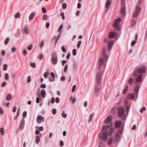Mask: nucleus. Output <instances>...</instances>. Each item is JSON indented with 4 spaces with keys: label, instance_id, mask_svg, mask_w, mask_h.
<instances>
[{
    "label": "nucleus",
    "instance_id": "f257e3e1",
    "mask_svg": "<svg viewBox=\"0 0 147 147\" xmlns=\"http://www.w3.org/2000/svg\"><path fill=\"white\" fill-rule=\"evenodd\" d=\"M146 67L144 66L142 67L141 69L139 68L138 69L135 70L134 71L133 76H138L136 79V83H140L142 80V73H144L146 71Z\"/></svg>",
    "mask_w": 147,
    "mask_h": 147
},
{
    "label": "nucleus",
    "instance_id": "f03ea898",
    "mask_svg": "<svg viewBox=\"0 0 147 147\" xmlns=\"http://www.w3.org/2000/svg\"><path fill=\"white\" fill-rule=\"evenodd\" d=\"M142 2V0H138L137 4L136 5L135 9L133 13L132 18H136L140 13L141 11V8L140 7Z\"/></svg>",
    "mask_w": 147,
    "mask_h": 147
},
{
    "label": "nucleus",
    "instance_id": "7ed1b4c3",
    "mask_svg": "<svg viewBox=\"0 0 147 147\" xmlns=\"http://www.w3.org/2000/svg\"><path fill=\"white\" fill-rule=\"evenodd\" d=\"M106 63L105 62L104 58L103 57H100L98 59L99 69L100 71L102 70V69L104 70L106 65Z\"/></svg>",
    "mask_w": 147,
    "mask_h": 147
},
{
    "label": "nucleus",
    "instance_id": "20e7f679",
    "mask_svg": "<svg viewBox=\"0 0 147 147\" xmlns=\"http://www.w3.org/2000/svg\"><path fill=\"white\" fill-rule=\"evenodd\" d=\"M108 131L101 132L98 135L99 138L104 141H106L107 138Z\"/></svg>",
    "mask_w": 147,
    "mask_h": 147
},
{
    "label": "nucleus",
    "instance_id": "39448f33",
    "mask_svg": "<svg viewBox=\"0 0 147 147\" xmlns=\"http://www.w3.org/2000/svg\"><path fill=\"white\" fill-rule=\"evenodd\" d=\"M121 21V19L119 18H117L115 20L113 25V26L115 28V29L116 30L119 31L120 30L119 25Z\"/></svg>",
    "mask_w": 147,
    "mask_h": 147
},
{
    "label": "nucleus",
    "instance_id": "423d86ee",
    "mask_svg": "<svg viewBox=\"0 0 147 147\" xmlns=\"http://www.w3.org/2000/svg\"><path fill=\"white\" fill-rule=\"evenodd\" d=\"M106 47H104L101 52L100 55L101 56L100 57H104L106 60V62H107V61L109 57L107 56V54L106 52Z\"/></svg>",
    "mask_w": 147,
    "mask_h": 147
},
{
    "label": "nucleus",
    "instance_id": "0eeeda50",
    "mask_svg": "<svg viewBox=\"0 0 147 147\" xmlns=\"http://www.w3.org/2000/svg\"><path fill=\"white\" fill-rule=\"evenodd\" d=\"M117 109L118 117H122L125 113L124 108L122 107H119L117 108Z\"/></svg>",
    "mask_w": 147,
    "mask_h": 147
},
{
    "label": "nucleus",
    "instance_id": "6e6552de",
    "mask_svg": "<svg viewBox=\"0 0 147 147\" xmlns=\"http://www.w3.org/2000/svg\"><path fill=\"white\" fill-rule=\"evenodd\" d=\"M102 73L101 72L98 73L96 74V83L98 86H99L102 77Z\"/></svg>",
    "mask_w": 147,
    "mask_h": 147
},
{
    "label": "nucleus",
    "instance_id": "1a4fd4ad",
    "mask_svg": "<svg viewBox=\"0 0 147 147\" xmlns=\"http://www.w3.org/2000/svg\"><path fill=\"white\" fill-rule=\"evenodd\" d=\"M112 2V0H108L107 1L105 5V7L106 8V10H105L106 12H107L110 9Z\"/></svg>",
    "mask_w": 147,
    "mask_h": 147
},
{
    "label": "nucleus",
    "instance_id": "9d476101",
    "mask_svg": "<svg viewBox=\"0 0 147 147\" xmlns=\"http://www.w3.org/2000/svg\"><path fill=\"white\" fill-rule=\"evenodd\" d=\"M112 124H109V125H107L106 126H103L102 127V130L101 131L102 132H104V131H107V130L109 127H111L112 126Z\"/></svg>",
    "mask_w": 147,
    "mask_h": 147
},
{
    "label": "nucleus",
    "instance_id": "9b49d317",
    "mask_svg": "<svg viewBox=\"0 0 147 147\" xmlns=\"http://www.w3.org/2000/svg\"><path fill=\"white\" fill-rule=\"evenodd\" d=\"M114 40L109 41L108 44V51H110L112 49L113 45Z\"/></svg>",
    "mask_w": 147,
    "mask_h": 147
},
{
    "label": "nucleus",
    "instance_id": "f8f14e48",
    "mask_svg": "<svg viewBox=\"0 0 147 147\" xmlns=\"http://www.w3.org/2000/svg\"><path fill=\"white\" fill-rule=\"evenodd\" d=\"M116 34V33L115 31L110 32L109 34V38H114Z\"/></svg>",
    "mask_w": 147,
    "mask_h": 147
},
{
    "label": "nucleus",
    "instance_id": "ddd939ff",
    "mask_svg": "<svg viewBox=\"0 0 147 147\" xmlns=\"http://www.w3.org/2000/svg\"><path fill=\"white\" fill-rule=\"evenodd\" d=\"M139 89L140 87L138 85H137L136 87L134 89L135 94L137 98L138 97V94Z\"/></svg>",
    "mask_w": 147,
    "mask_h": 147
},
{
    "label": "nucleus",
    "instance_id": "4468645a",
    "mask_svg": "<svg viewBox=\"0 0 147 147\" xmlns=\"http://www.w3.org/2000/svg\"><path fill=\"white\" fill-rule=\"evenodd\" d=\"M121 131H119L116 134L114 141L117 142L119 138L120 134H121Z\"/></svg>",
    "mask_w": 147,
    "mask_h": 147
},
{
    "label": "nucleus",
    "instance_id": "2eb2a0df",
    "mask_svg": "<svg viewBox=\"0 0 147 147\" xmlns=\"http://www.w3.org/2000/svg\"><path fill=\"white\" fill-rule=\"evenodd\" d=\"M24 32L27 34H29L28 32V25H26L24 26Z\"/></svg>",
    "mask_w": 147,
    "mask_h": 147
},
{
    "label": "nucleus",
    "instance_id": "dca6fc26",
    "mask_svg": "<svg viewBox=\"0 0 147 147\" xmlns=\"http://www.w3.org/2000/svg\"><path fill=\"white\" fill-rule=\"evenodd\" d=\"M51 60L52 61V63L54 65H55L57 64L58 61V57H56L52 58Z\"/></svg>",
    "mask_w": 147,
    "mask_h": 147
},
{
    "label": "nucleus",
    "instance_id": "f3484780",
    "mask_svg": "<svg viewBox=\"0 0 147 147\" xmlns=\"http://www.w3.org/2000/svg\"><path fill=\"white\" fill-rule=\"evenodd\" d=\"M125 5H122L120 9V12L123 15L125 14Z\"/></svg>",
    "mask_w": 147,
    "mask_h": 147
},
{
    "label": "nucleus",
    "instance_id": "a211bd4d",
    "mask_svg": "<svg viewBox=\"0 0 147 147\" xmlns=\"http://www.w3.org/2000/svg\"><path fill=\"white\" fill-rule=\"evenodd\" d=\"M41 94L42 97L43 98H44L45 97V95L46 94V92L44 89H42L41 91Z\"/></svg>",
    "mask_w": 147,
    "mask_h": 147
},
{
    "label": "nucleus",
    "instance_id": "6ab92c4d",
    "mask_svg": "<svg viewBox=\"0 0 147 147\" xmlns=\"http://www.w3.org/2000/svg\"><path fill=\"white\" fill-rule=\"evenodd\" d=\"M100 89V88H98L96 86L95 87L94 93L96 95H97L99 93Z\"/></svg>",
    "mask_w": 147,
    "mask_h": 147
},
{
    "label": "nucleus",
    "instance_id": "aec40b11",
    "mask_svg": "<svg viewBox=\"0 0 147 147\" xmlns=\"http://www.w3.org/2000/svg\"><path fill=\"white\" fill-rule=\"evenodd\" d=\"M128 97L130 99H133L135 97L134 94L131 93L128 94Z\"/></svg>",
    "mask_w": 147,
    "mask_h": 147
},
{
    "label": "nucleus",
    "instance_id": "412c9836",
    "mask_svg": "<svg viewBox=\"0 0 147 147\" xmlns=\"http://www.w3.org/2000/svg\"><path fill=\"white\" fill-rule=\"evenodd\" d=\"M25 123V122L24 120H22L20 123V129L22 130L24 128V126Z\"/></svg>",
    "mask_w": 147,
    "mask_h": 147
},
{
    "label": "nucleus",
    "instance_id": "4be33fe9",
    "mask_svg": "<svg viewBox=\"0 0 147 147\" xmlns=\"http://www.w3.org/2000/svg\"><path fill=\"white\" fill-rule=\"evenodd\" d=\"M12 97V95L10 94H7V96L6 98V99L8 101L10 100H11Z\"/></svg>",
    "mask_w": 147,
    "mask_h": 147
},
{
    "label": "nucleus",
    "instance_id": "5701e85b",
    "mask_svg": "<svg viewBox=\"0 0 147 147\" xmlns=\"http://www.w3.org/2000/svg\"><path fill=\"white\" fill-rule=\"evenodd\" d=\"M35 15V13L34 12H32L30 15L29 17V19L30 20H32L33 17H34V16Z\"/></svg>",
    "mask_w": 147,
    "mask_h": 147
},
{
    "label": "nucleus",
    "instance_id": "b1692460",
    "mask_svg": "<svg viewBox=\"0 0 147 147\" xmlns=\"http://www.w3.org/2000/svg\"><path fill=\"white\" fill-rule=\"evenodd\" d=\"M114 130V127H111L110 128L108 134L109 136H111L113 133Z\"/></svg>",
    "mask_w": 147,
    "mask_h": 147
},
{
    "label": "nucleus",
    "instance_id": "393cba45",
    "mask_svg": "<svg viewBox=\"0 0 147 147\" xmlns=\"http://www.w3.org/2000/svg\"><path fill=\"white\" fill-rule=\"evenodd\" d=\"M70 100L73 103H74L76 101L77 99L75 97H73L71 96L70 98Z\"/></svg>",
    "mask_w": 147,
    "mask_h": 147
},
{
    "label": "nucleus",
    "instance_id": "a878e982",
    "mask_svg": "<svg viewBox=\"0 0 147 147\" xmlns=\"http://www.w3.org/2000/svg\"><path fill=\"white\" fill-rule=\"evenodd\" d=\"M121 122L120 121H116L115 123V126L116 128H118L120 126Z\"/></svg>",
    "mask_w": 147,
    "mask_h": 147
},
{
    "label": "nucleus",
    "instance_id": "bb28decb",
    "mask_svg": "<svg viewBox=\"0 0 147 147\" xmlns=\"http://www.w3.org/2000/svg\"><path fill=\"white\" fill-rule=\"evenodd\" d=\"M128 88V86L127 85L125 88L122 91V93L124 94H125L126 93L127 91Z\"/></svg>",
    "mask_w": 147,
    "mask_h": 147
},
{
    "label": "nucleus",
    "instance_id": "cd10ccee",
    "mask_svg": "<svg viewBox=\"0 0 147 147\" xmlns=\"http://www.w3.org/2000/svg\"><path fill=\"white\" fill-rule=\"evenodd\" d=\"M130 22L131 24L133 26H134L136 23V20L133 19L130 20Z\"/></svg>",
    "mask_w": 147,
    "mask_h": 147
},
{
    "label": "nucleus",
    "instance_id": "c85d7f7f",
    "mask_svg": "<svg viewBox=\"0 0 147 147\" xmlns=\"http://www.w3.org/2000/svg\"><path fill=\"white\" fill-rule=\"evenodd\" d=\"M134 81V79L132 78H130L128 80V83L131 85Z\"/></svg>",
    "mask_w": 147,
    "mask_h": 147
},
{
    "label": "nucleus",
    "instance_id": "c756f323",
    "mask_svg": "<svg viewBox=\"0 0 147 147\" xmlns=\"http://www.w3.org/2000/svg\"><path fill=\"white\" fill-rule=\"evenodd\" d=\"M113 138H111L108 139L107 143L109 145H110L113 142Z\"/></svg>",
    "mask_w": 147,
    "mask_h": 147
},
{
    "label": "nucleus",
    "instance_id": "7c9ffc66",
    "mask_svg": "<svg viewBox=\"0 0 147 147\" xmlns=\"http://www.w3.org/2000/svg\"><path fill=\"white\" fill-rule=\"evenodd\" d=\"M77 67V65L76 63H74L73 65V69L74 70H76Z\"/></svg>",
    "mask_w": 147,
    "mask_h": 147
},
{
    "label": "nucleus",
    "instance_id": "2f4dec72",
    "mask_svg": "<svg viewBox=\"0 0 147 147\" xmlns=\"http://www.w3.org/2000/svg\"><path fill=\"white\" fill-rule=\"evenodd\" d=\"M130 107V106L129 105H127L126 107V111L127 113L128 114L129 111V109Z\"/></svg>",
    "mask_w": 147,
    "mask_h": 147
},
{
    "label": "nucleus",
    "instance_id": "473e14b6",
    "mask_svg": "<svg viewBox=\"0 0 147 147\" xmlns=\"http://www.w3.org/2000/svg\"><path fill=\"white\" fill-rule=\"evenodd\" d=\"M40 140V138L39 136H36V140L35 141L36 142L37 144H38Z\"/></svg>",
    "mask_w": 147,
    "mask_h": 147
},
{
    "label": "nucleus",
    "instance_id": "72a5a7b5",
    "mask_svg": "<svg viewBox=\"0 0 147 147\" xmlns=\"http://www.w3.org/2000/svg\"><path fill=\"white\" fill-rule=\"evenodd\" d=\"M67 114L65 113L64 111H63V113L62 114V117L65 118H66L67 117Z\"/></svg>",
    "mask_w": 147,
    "mask_h": 147
},
{
    "label": "nucleus",
    "instance_id": "f704fd0d",
    "mask_svg": "<svg viewBox=\"0 0 147 147\" xmlns=\"http://www.w3.org/2000/svg\"><path fill=\"white\" fill-rule=\"evenodd\" d=\"M9 37H7L6 38L5 41L4 43L5 45H7L9 42Z\"/></svg>",
    "mask_w": 147,
    "mask_h": 147
},
{
    "label": "nucleus",
    "instance_id": "c9c22d12",
    "mask_svg": "<svg viewBox=\"0 0 147 147\" xmlns=\"http://www.w3.org/2000/svg\"><path fill=\"white\" fill-rule=\"evenodd\" d=\"M20 13L19 12H18L15 15V17L16 18H19L20 16Z\"/></svg>",
    "mask_w": 147,
    "mask_h": 147
},
{
    "label": "nucleus",
    "instance_id": "e433bc0d",
    "mask_svg": "<svg viewBox=\"0 0 147 147\" xmlns=\"http://www.w3.org/2000/svg\"><path fill=\"white\" fill-rule=\"evenodd\" d=\"M52 58L56 57H58L56 53L55 52H53L51 54Z\"/></svg>",
    "mask_w": 147,
    "mask_h": 147
},
{
    "label": "nucleus",
    "instance_id": "4c0bfd02",
    "mask_svg": "<svg viewBox=\"0 0 147 147\" xmlns=\"http://www.w3.org/2000/svg\"><path fill=\"white\" fill-rule=\"evenodd\" d=\"M4 129L3 127H1L0 129V132L2 135H4Z\"/></svg>",
    "mask_w": 147,
    "mask_h": 147
},
{
    "label": "nucleus",
    "instance_id": "58836bf2",
    "mask_svg": "<svg viewBox=\"0 0 147 147\" xmlns=\"http://www.w3.org/2000/svg\"><path fill=\"white\" fill-rule=\"evenodd\" d=\"M82 41L81 40H79L78 43V44H77V47L78 48H79L80 47V46L81 45V44L82 43Z\"/></svg>",
    "mask_w": 147,
    "mask_h": 147
},
{
    "label": "nucleus",
    "instance_id": "ea45409f",
    "mask_svg": "<svg viewBox=\"0 0 147 147\" xmlns=\"http://www.w3.org/2000/svg\"><path fill=\"white\" fill-rule=\"evenodd\" d=\"M68 67V65L67 64L64 67V71L65 73L66 72Z\"/></svg>",
    "mask_w": 147,
    "mask_h": 147
},
{
    "label": "nucleus",
    "instance_id": "a19ab883",
    "mask_svg": "<svg viewBox=\"0 0 147 147\" xmlns=\"http://www.w3.org/2000/svg\"><path fill=\"white\" fill-rule=\"evenodd\" d=\"M7 64H5L3 65V70L4 71H6L7 70Z\"/></svg>",
    "mask_w": 147,
    "mask_h": 147
},
{
    "label": "nucleus",
    "instance_id": "79ce46f5",
    "mask_svg": "<svg viewBox=\"0 0 147 147\" xmlns=\"http://www.w3.org/2000/svg\"><path fill=\"white\" fill-rule=\"evenodd\" d=\"M146 109L145 107H143L140 109V112L141 113H142L144 111H145L146 110Z\"/></svg>",
    "mask_w": 147,
    "mask_h": 147
},
{
    "label": "nucleus",
    "instance_id": "37998d69",
    "mask_svg": "<svg viewBox=\"0 0 147 147\" xmlns=\"http://www.w3.org/2000/svg\"><path fill=\"white\" fill-rule=\"evenodd\" d=\"M49 74V72H45L44 73L43 75L44 77L45 78H47L48 77V74Z\"/></svg>",
    "mask_w": 147,
    "mask_h": 147
},
{
    "label": "nucleus",
    "instance_id": "c03bdc74",
    "mask_svg": "<svg viewBox=\"0 0 147 147\" xmlns=\"http://www.w3.org/2000/svg\"><path fill=\"white\" fill-rule=\"evenodd\" d=\"M44 119V117H42L41 115H39L37 117L36 119Z\"/></svg>",
    "mask_w": 147,
    "mask_h": 147
},
{
    "label": "nucleus",
    "instance_id": "a18cd8bd",
    "mask_svg": "<svg viewBox=\"0 0 147 147\" xmlns=\"http://www.w3.org/2000/svg\"><path fill=\"white\" fill-rule=\"evenodd\" d=\"M60 37V34H59L58 35V36L56 38V40L55 41V45L57 43L58 41V40L59 39V38Z\"/></svg>",
    "mask_w": 147,
    "mask_h": 147
},
{
    "label": "nucleus",
    "instance_id": "49530a36",
    "mask_svg": "<svg viewBox=\"0 0 147 147\" xmlns=\"http://www.w3.org/2000/svg\"><path fill=\"white\" fill-rule=\"evenodd\" d=\"M137 41L136 40H133L131 42V45L132 46H134L136 44Z\"/></svg>",
    "mask_w": 147,
    "mask_h": 147
},
{
    "label": "nucleus",
    "instance_id": "de8ad7c7",
    "mask_svg": "<svg viewBox=\"0 0 147 147\" xmlns=\"http://www.w3.org/2000/svg\"><path fill=\"white\" fill-rule=\"evenodd\" d=\"M30 65L33 68H35L36 67V64L34 63H30Z\"/></svg>",
    "mask_w": 147,
    "mask_h": 147
},
{
    "label": "nucleus",
    "instance_id": "09e8293b",
    "mask_svg": "<svg viewBox=\"0 0 147 147\" xmlns=\"http://www.w3.org/2000/svg\"><path fill=\"white\" fill-rule=\"evenodd\" d=\"M61 15L62 16V19L63 20L65 19L64 14L63 12H61Z\"/></svg>",
    "mask_w": 147,
    "mask_h": 147
},
{
    "label": "nucleus",
    "instance_id": "8fccbe9b",
    "mask_svg": "<svg viewBox=\"0 0 147 147\" xmlns=\"http://www.w3.org/2000/svg\"><path fill=\"white\" fill-rule=\"evenodd\" d=\"M52 112L53 115L56 114L57 112L56 109H53L52 110Z\"/></svg>",
    "mask_w": 147,
    "mask_h": 147
},
{
    "label": "nucleus",
    "instance_id": "3c124183",
    "mask_svg": "<svg viewBox=\"0 0 147 147\" xmlns=\"http://www.w3.org/2000/svg\"><path fill=\"white\" fill-rule=\"evenodd\" d=\"M48 17L47 16V15H44L42 17V19L44 20H47Z\"/></svg>",
    "mask_w": 147,
    "mask_h": 147
},
{
    "label": "nucleus",
    "instance_id": "603ef678",
    "mask_svg": "<svg viewBox=\"0 0 147 147\" xmlns=\"http://www.w3.org/2000/svg\"><path fill=\"white\" fill-rule=\"evenodd\" d=\"M76 85H74L73 86L71 90V91L72 92H74L76 89Z\"/></svg>",
    "mask_w": 147,
    "mask_h": 147
},
{
    "label": "nucleus",
    "instance_id": "864d4df0",
    "mask_svg": "<svg viewBox=\"0 0 147 147\" xmlns=\"http://www.w3.org/2000/svg\"><path fill=\"white\" fill-rule=\"evenodd\" d=\"M5 78L7 80H8L9 79V74L8 73H6L5 74Z\"/></svg>",
    "mask_w": 147,
    "mask_h": 147
},
{
    "label": "nucleus",
    "instance_id": "5fc2aeb1",
    "mask_svg": "<svg viewBox=\"0 0 147 147\" xmlns=\"http://www.w3.org/2000/svg\"><path fill=\"white\" fill-rule=\"evenodd\" d=\"M63 26L62 24H61L60 26L58 29V32H59L61 31V29H62V28H63Z\"/></svg>",
    "mask_w": 147,
    "mask_h": 147
},
{
    "label": "nucleus",
    "instance_id": "6e6d98bb",
    "mask_svg": "<svg viewBox=\"0 0 147 147\" xmlns=\"http://www.w3.org/2000/svg\"><path fill=\"white\" fill-rule=\"evenodd\" d=\"M40 100H42V99L41 98H40H40H39V97L36 98V102L37 103H39V101H40Z\"/></svg>",
    "mask_w": 147,
    "mask_h": 147
},
{
    "label": "nucleus",
    "instance_id": "4d7b16f0",
    "mask_svg": "<svg viewBox=\"0 0 147 147\" xmlns=\"http://www.w3.org/2000/svg\"><path fill=\"white\" fill-rule=\"evenodd\" d=\"M46 85L45 84H41L40 86V87L41 88H45L46 87Z\"/></svg>",
    "mask_w": 147,
    "mask_h": 147
},
{
    "label": "nucleus",
    "instance_id": "13d9d810",
    "mask_svg": "<svg viewBox=\"0 0 147 147\" xmlns=\"http://www.w3.org/2000/svg\"><path fill=\"white\" fill-rule=\"evenodd\" d=\"M44 40H43L42 41V42H41V44L40 45V47L41 48H42L44 46Z\"/></svg>",
    "mask_w": 147,
    "mask_h": 147
},
{
    "label": "nucleus",
    "instance_id": "bf43d9fd",
    "mask_svg": "<svg viewBox=\"0 0 147 147\" xmlns=\"http://www.w3.org/2000/svg\"><path fill=\"white\" fill-rule=\"evenodd\" d=\"M73 55H76V49H74L73 50L72 53Z\"/></svg>",
    "mask_w": 147,
    "mask_h": 147
},
{
    "label": "nucleus",
    "instance_id": "052dcab7",
    "mask_svg": "<svg viewBox=\"0 0 147 147\" xmlns=\"http://www.w3.org/2000/svg\"><path fill=\"white\" fill-rule=\"evenodd\" d=\"M42 11L43 13H45L47 11H46V9L45 7H42Z\"/></svg>",
    "mask_w": 147,
    "mask_h": 147
},
{
    "label": "nucleus",
    "instance_id": "680f3d73",
    "mask_svg": "<svg viewBox=\"0 0 147 147\" xmlns=\"http://www.w3.org/2000/svg\"><path fill=\"white\" fill-rule=\"evenodd\" d=\"M60 101L59 98L58 97H57L56 98L55 102L56 103H59Z\"/></svg>",
    "mask_w": 147,
    "mask_h": 147
},
{
    "label": "nucleus",
    "instance_id": "e2e57ef3",
    "mask_svg": "<svg viewBox=\"0 0 147 147\" xmlns=\"http://www.w3.org/2000/svg\"><path fill=\"white\" fill-rule=\"evenodd\" d=\"M27 112L26 111H24L23 114V116L25 118L27 116Z\"/></svg>",
    "mask_w": 147,
    "mask_h": 147
},
{
    "label": "nucleus",
    "instance_id": "0e129e2a",
    "mask_svg": "<svg viewBox=\"0 0 147 147\" xmlns=\"http://www.w3.org/2000/svg\"><path fill=\"white\" fill-rule=\"evenodd\" d=\"M36 94L38 95V96L40 97V88H39L37 92H36Z\"/></svg>",
    "mask_w": 147,
    "mask_h": 147
},
{
    "label": "nucleus",
    "instance_id": "69168bd1",
    "mask_svg": "<svg viewBox=\"0 0 147 147\" xmlns=\"http://www.w3.org/2000/svg\"><path fill=\"white\" fill-rule=\"evenodd\" d=\"M32 47L33 45H31L29 47H27V49L29 50H30L32 49Z\"/></svg>",
    "mask_w": 147,
    "mask_h": 147
},
{
    "label": "nucleus",
    "instance_id": "338daca9",
    "mask_svg": "<svg viewBox=\"0 0 147 147\" xmlns=\"http://www.w3.org/2000/svg\"><path fill=\"white\" fill-rule=\"evenodd\" d=\"M62 51L64 52H66V50L64 47L62 46L61 47Z\"/></svg>",
    "mask_w": 147,
    "mask_h": 147
},
{
    "label": "nucleus",
    "instance_id": "774afa93",
    "mask_svg": "<svg viewBox=\"0 0 147 147\" xmlns=\"http://www.w3.org/2000/svg\"><path fill=\"white\" fill-rule=\"evenodd\" d=\"M11 51L13 52H15L16 51V49L15 47H13L11 49Z\"/></svg>",
    "mask_w": 147,
    "mask_h": 147
}]
</instances>
